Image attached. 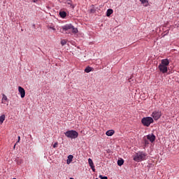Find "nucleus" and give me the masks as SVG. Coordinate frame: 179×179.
<instances>
[{
    "mask_svg": "<svg viewBox=\"0 0 179 179\" xmlns=\"http://www.w3.org/2000/svg\"><path fill=\"white\" fill-rule=\"evenodd\" d=\"M153 122H155V121L152 117H145L141 119V124H143L144 127H150V124H153Z\"/></svg>",
    "mask_w": 179,
    "mask_h": 179,
    "instance_id": "4",
    "label": "nucleus"
},
{
    "mask_svg": "<svg viewBox=\"0 0 179 179\" xmlns=\"http://www.w3.org/2000/svg\"><path fill=\"white\" fill-rule=\"evenodd\" d=\"M57 146H58V143H55V144L53 145V148H57Z\"/></svg>",
    "mask_w": 179,
    "mask_h": 179,
    "instance_id": "24",
    "label": "nucleus"
},
{
    "mask_svg": "<svg viewBox=\"0 0 179 179\" xmlns=\"http://www.w3.org/2000/svg\"><path fill=\"white\" fill-rule=\"evenodd\" d=\"M48 29H51V30H53L54 31H55V30H57V29H55V27L52 26V25H48Z\"/></svg>",
    "mask_w": 179,
    "mask_h": 179,
    "instance_id": "20",
    "label": "nucleus"
},
{
    "mask_svg": "<svg viewBox=\"0 0 179 179\" xmlns=\"http://www.w3.org/2000/svg\"><path fill=\"white\" fill-rule=\"evenodd\" d=\"M170 61H169V59H163L161 60V64L159 65H162L164 66H167L169 65Z\"/></svg>",
    "mask_w": 179,
    "mask_h": 179,
    "instance_id": "9",
    "label": "nucleus"
},
{
    "mask_svg": "<svg viewBox=\"0 0 179 179\" xmlns=\"http://www.w3.org/2000/svg\"><path fill=\"white\" fill-rule=\"evenodd\" d=\"M91 169H92V171H96V169H94V166H91Z\"/></svg>",
    "mask_w": 179,
    "mask_h": 179,
    "instance_id": "25",
    "label": "nucleus"
},
{
    "mask_svg": "<svg viewBox=\"0 0 179 179\" xmlns=\"http://www.w3.org/2000/svg\"><path fill=\"white\" fill-rule=\"evenodd\" d=\"M140 2H141V3H149L148 1V0H140Z\"/></svg>",
    "mask_w": 179,
    "mask_h": 179,
    "instance_id": "22",
    "label": "nucleus"
},
{
    "mask_svg": "<svg viewBox=\"0 0 179 179\" xmlns=\"http://www.w3.org/2000/svg\"><path fill=\"white\" fill-rule=\"evenodd\" d=\"M146 157H148V154H146V152L143 151H138L134 155L133 160L137 163H139L146 160Z\"/></svg>",
    "mask_w": 179,
    "mask_h": 179,
    "instance_id": "1",
    "label": "nucleus"
},
{
    "mask_svg": "<svg viewBox=\"0 0 179 179\" xmlns=\"http://www.w3.org/2000/svg\"><path fill=\"white\" fill-rule=\"evenodd\" d=\"M113 9L111 8L108 9L106 11V16L108 17L111 16V15H113Z\"/></svg>",
    "mask_w": 179,
    "mask_h": 179,
    "instance_id": "14",
    "label": "nucleus"
},
{
    "mask_svg": "<svg viewBox=\"0 0 179 179\" xmlns=\"http://www.w3.org/2000/svg\"><path fill=\"white\" fill-rule=\"evenodd\" d=\"M64 134L66 138H70L71 139H76L79 136V133L75 130H69Z\"/></svg>",
    "mask_w": 179,
    "mask_h": 179,
    "instance_id": "3",
    "label": "nucleus"
},
{
    "mask_svg": "<svg viewBox=\"0 0 179 179\" xmlns=\"http://www.w3.org/2000/svg\"><path fill=\"white\" fill-rule=\"evenodd\" d=\"M85 72H86V73H89V72H92V67L88 66L85 69Z\"/></svg>",
    "mask_w": 179,
    "mask_h": 179,
    "instance_id": "17",
    "label": "nucleus"
},
{
    "mask_svg": "<svg viewBox=\"0 0 179 179\" xmlns=\"http://www.w3.org/2000/svg\"><path fill=\"white\" fill-rule=\"evenodd\" d=\"M62 29L66 31V33L68 34H69V30H71L72 33L73 34H76L78 33V28H75L72 24H66L62 27Z\"/></svg>",
    "mask_w": 179,
    "mask_h": 179,
    "instance_id": "2",
    "label": "nucleus"
},
{
    "mask_svg": "<svg viewBox=\"0 0 179 179\" xmlns=\"http://www.w3.org/2000/svg\"><path fill=\"white\" fill-rule=\"evenodd\" d=\"M90 13H94V9L91 8V9H90Z\"/></svg>",
    "mask_w": 179,
    "mask_h": 179,
    "instance_id": "26",
    "label": "nucleus"
},
{
    "mask_svg": "<svg viewBox=\"0 0 179 179\" xmlns=\"http://www.w3.org/2000/svg\"><path fill=\"white\" fill-rule=\"evenodd\" d=\"M18 91L21 96V98L24 99V96H26V91H24V88L22 87H18Z\"/></svg>",
    "mask_w": 179,
    "mask_h": 179,
    "instance_id": "7",
    "label": "nucleus"
},
{
    "mask_svg": "<svg viewBox=\"0 0 179 179\" xmlns=\"http://www.w3.org/2000/svg\"><path fill=\"white\" fill-rule=\"evenodd\" d=\"M96 179H99V178H96Z\"/></svg>",
    "mask_w": 179,
    "mask_h": 179,
    "instance_id": "31",
    "label": "nucleus"
},
{
    "mask_svg": "<svg viewBox=\"0 0 179 179\" xmlns=\"http://www.w3.org/2000/svg\"><path fill=\"white\" fill-rule=\"evenodd\" d=\"M115 131L114 130H108L106 131V134L107 136H113V134H115Z\"/></svg>",
    "mask_w": 179,
    "mask_h": 179,
    "instance_id": "13",
    "label": "nucleus"
},
{
    "mask_svg": "<svg viewBox=\"0 0 179 179\" xmlns=\"http://www.w3.org/2000/svg\"><path fill=\"white\" fill-rule=\"evenodd\" d=\"M122 164H124V159L117 160V165L122 166Z\"/></svg>",
    "mask_w": 179,
    "mask_h": 179,
    "instance_id": "19",
    "label": "nucleus"
},
{
    "mask_svg": "<svg viewBox=\"0 0 179 179\" xmlns=\"http://www.w3.org/2000/svg\"><path fill=\"white\" fill-rule=\"evenodd\" d=\"M64 3L67 4L66 6H68V8H72L73 9L75 8V6H73V4L72 3V1L71 0L66 1Z\"/></svg>",
    "mask_w": 179,
    "mask_h": 179,
    "instance_id": "10",
    "label": "nucleus"
},
{
    "mask_svg": "<svg viewBox=\"0 0 179 179\" xmlns=\"http://www.w3.org/2000/svg\"><path fill=\"white\" fill-rule=\"evenodd\" d=\"M6 101H8V96H6L5 94H3V97L1 101L2 104H6Z\"/></svg>",
    "mask_w": 179,
    "mask_h": 179,
    "instance_id": "11",
    "label": "nucleus"
},
{
    "mask_svg": "<svg viewBox=\"0 0 179 179\" xmlns=\"http://www.w3.org/2000/svg\"><path fill=\"white\" fill-rule=\"evenodd\" d=\"M6 116L5 115H2L0 116V124H3V121H5Z\"/></svg>",
    "mask_w": 179,
    "mask_h": 179,
    "instance_id": "16",
    "label": "nucleus"
},
{
    "mask_svg": "<svg viewBox=\"0 0 179 179\" xmlns=\"http://www.w3.org/2000/svg\"><path fill=\"white\" fill-rule=\"evenodd\" d=\"M70 179H73V178H71Z\"/></svg>",
    "mask_w": 179,
    "mask_h": 179,
    "instance_id": "30",
    "label": "nucleus"
},
{
    "mask_svg": "<svg viewBox=\"0 0 179 179\" xmlns=\"http://www.w3.org/2000/svg\"><path fill=\"white\" fill-rule=\"evenodd\" d=\"M158 69L162 72V73H167L169 69H167V66H163L162 64H159L158 66Z\"/></svg>",
    "mask_w": 179,
    "mask_h": 179,
    "instance_id": "6",
    "label": "nucleus"
},
{
    "mask_svg": "<svg viewBox=\"0 0 179 179\" xmlns=\"http://www.w3.org/2000/svg\"><path fill=\"white\" fill-rule=\"evenodd\" d=\"M99 178H101V179H108V178H107V176H103L101 175L99 176Z\"/></svg>",
    "mask_w": 179,
    "mask_h": 179,
    "instance_id": "23",
    "label": "nucleus"
},
{
    "mask_svg": "<svg viewBox=\"0 0 179 179\" xmlns=\"http://www.w3.org/2000/svg\"><path fill=\"white\" fill-rule=\"evenodd\" d=\"M61 44H62V45H65V44H66V40L62 39L61 41Z\"/></svg>",
    "mask_w": 179,
    "mask_h": 179,
    "instance_id": "21",
    "label": "nucleus"
},
{
    "mask_svg": "<svg viewBox=\"0 0 179 179\" xmlns=\"http://www.w3.org/2000/svg\"><path fill=\"white\" fill-rule=\"evenodd\" d=\"M33 2L36 3V0H33Z\"/></svg>",
    "mask_w": 179,
    "mask_h": 179,
    "instance_id": "29",
    "label": "nucleus"
},
{
    "mask_svg": "<svg viewBox=\"0 0 179 179\" xmlns=\"http://www.w3.org/2000/svg\"><path fill=\"white\" fill-rule=\"evenodd\" d=\"M144 142L145 143H148V141H146V139L144 138Z\"/></svg>",
    "mask_w": 179,
    "mask_h": 179,
    "instance_id": "28",
    "label": "nucleus"
},
{
    "mask_svg": "<svg viewBox=\"0 0 179 179\" xmlns=\"http://www.w3.org/2000/svg\"><path fill=\"white\" fill-rule=\"evenodd\" d=\"M72 159H73V155H69L67 159V164H70L71 162H72Z\"/></svg>",
    "mask_w": 179,
    "mask_h": 179,
    "instance_id": "15",
    "label": "nucleus"
},
{
    "mask_svg": "<svg viewBox=\"0 0 179 179\" xmlns=\"http://www.w3.org/2000/svg\"><path fill=\"white\" fill-rule=\"evenodd\" d=\"M88 163L90 167H92L93 166H94V164L93 163V160H92V159L90 158L88 159Z\"/></svg>",
    "mask_w": 179,
    "mask_h": 179,
    "instance_id": "18",
    "label": "nucleus"
},
{
    "mask_svg": "<svg viewBox=\"0 0 179 179\" xmlns=\"http://www.w3.org/2000/svg\"><path fill=\"white\" fill-rule=\"evenodd\" d=\"M17 142H20V136H18V141Z\"/></svg>",
    "mask_w": 179,
    "mask_h": 179,
    "instance_id": "27",
    "label": "nucleus"
},
{
    "mask_svg": "<svg viewBox=\"0 0 179 179\" xmlns=\"http://www.w3.org/2000/svg\"><path fill=\"white\" fill-rule=\"evenodd\" d=\"M147 139H148V141H150V142L153 143V142H155V141H156V136H155V134H148V135H147Z\"/></svg>",
    "mask_w": 179,
    "mask_h": 179,
    "instance_id": "8",
    "label": "nucleus"
},
{
    "mask_svg": "<svg viewBox=\"0 0 179 179\" xmlns=\"http://www.w3.org/2000/svg\"><path fill=\"white\" fill-rule=\"evenodd\" d=\"M151 117H152L155 121H157V120L162 117V112L159 110H155L152 112Z\"/></svg>",
    "mask_w": 179,
    "mask_h": 179,
    "instance_id": "5",
    "label": "nucleus"
},
{
    "mask_svg": "<svg viewBox=\"0 0 179 179\" xmlns=\"http://www.w3.org/2000/svg\"><path fill=\"white\" fill-rule=\"evenodd\" d=\"M59 14L60 17H62V19H65V17H66V12L65 11H59Z\"/></svg>",
    "mask_w": 179,
    "mask_h": 179,
    "instance_id": "12",
    "label": "nucleus"
}]
</instances>
